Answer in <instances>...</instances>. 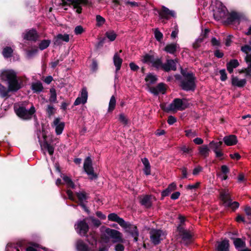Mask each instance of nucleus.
<instances>
[{
	"instance_id": "nucleus-1",
	"label": "nucleus",
	"mask_w": 251,
	"mask_h": 251,
	"mask_svg": "<svg viewBox=\"0 0 251 251\" xmlns=\"http://www.w3.org/2000/svg\"><path fill=\"white\" fill-rule=\"evenodd\" d=\"M0 77L2 80L6 82L7 88L10 92H16L21 88V83L18 80L17 74L14 70H3Z\"/></svg>"
},
{
	"instance_id": "nucleus-2",
	"label": "nucleus",
	"mask_w": 251,
	"mask_h": 251,
	"mask_svg": "<svg viewBox=\"0 0 251 251\" xmlns=\"http://www.w3.org/2000/svg\"><path fill=\"white\" fill-rule=\"evenodd\" d=\"M220 198L222 201L224 206L231 209L235 211L239 207V203L237 201H232L231 197L228 190H223L220 192Z\"/></svg>"
},
{
	"instance_id": "nucleus-3",
	"label": "nucleus",
	"mask_w": 251,
	"mask_h": 251,
	"mask_svg": "<svg viewBox=\"0 0 251 251\" xmlns=\"http://www.w3.org/2000/svg\"><path fill=\"white\" fill-rule=\"evenodd\" d=\"M14 110L17 115L24 120L31 119L35 112V107L32 105L29 109H27L24 104L16 103L14 105Z\"/></svg>"
},
{
	"instance_id": "nucleus-4",
	"label": "nucleus",
	"mask_w": 251,
	"mask_h": 251,
	"mask_svg": "<svg viewBox=\"0 0 251 251\" xmlns=\"http://www.w3.org/2000/svg\"><path fill=\"white\" fill-rule=\"evenodd\" d=\"M187 105L188 101L186 99H175L169 105L162 108L167 112L176 111L185 109Z\"/></svg>"
},
{
	"instance_id": "nucleus-5",
	"label": "nucleus",
	"mask_w": 251,
	"mask_h": 251,
	"mask_svg": "<svg viewBox=\"0 0 251 251\" xmlns=\"http://www.w3.org/2000/svg\"><path fill=\"white\" fill-rule=\"evenodd\" d=\"M176 79L179 81L181 87L184 90H188V72L186 69H181V75H176Z\"/></svg>"
},
{
	"instance_id": "nucleus-6",
	"label": "nucleus",
	"mask_w": 251,
	"mask_h": 251,
	"mask_svg": "<svg viewBox=\"0 0 251 251\" xmlns=\"http://www.w3.org/2000/svg\"><path fill=\"white\" fill-rule=\"evenodd\" d=\"M105 234L114 243L123 242L122 234L117 230L107 228L105 230Z\"/></svg>"
},
{
	"instance_id": "nucleus-7",
	"label": "nucleus",
	"mask_w": 251,
	"mask_h": 251,
	"mask_svg": "<svg viewBox=\"0 0 251 251\" xmlns=\"http://www.w3.org/2000/svg\"><path fill=\"white\" fill-rule=\"evenodd\" d=\"M83 168L85 172L89 176L90 179H94L97 178V175L94 172L92 167V162L90 157H87L84 162Z\"/></svg>"
},
{
	"instance_id": "nucleus-8",
	"label": "nucleus",
	"mask_w": 251,
	"mask_h": 251,
	"mask_svg": "<svg viewBox=\"0 0 251 251\" xmlns=\"http://www.w3.org/2000/svg\"><path fill=\"white\" fill-rule=\"evenodd\" d=\"M150 237L151 242L156 245L165 238V234L161 230L152 229L150 232Z\"/></svg>"
},
{
	"instance_id": "nucleus-9",
	"label": "nucleus",
	"mask_w": 251,
	"mask_h": 251,
	"mask_svg": "<svg viewBox=\"0 0 251 251\" xmlns=\"http://www.w3.org/2000/svg\"><path fill=\"white\" fill-rule=\"evenodd\" d=\"M25 240H21L15 243H8L6 247V251H23V249L26 246Z\"/></svg>"
},
{
	"instance_id": "nucleus-10",
	"label": "nucleus",
	"mask_w": 251,
	"mask_h": 251,
	"mask_svg": "<svg viewBox=\"0 0 251 251\" xmlns=\"http://www.w3.org/2000/svg\"><path fill=\"white\" fill-rule=\"evenodd\" d=\"M77 233L81 236H85L89 229L87 224L84 221H78L75 226Z\"/></svg>"
},
{
	"instance_id": "nucleus-11",
	"label": "nucleus",
	"mask_w": 251,
	"mask_h": 251,
	"mask_svg": "<svg viewBox=\"0 0 251 251\" xmlns=\"http://www.w3.org/2000/svg\"><path fill=\"white\" fill-rule=\"evenodd\" d=\"M73 5L74 8L76 9V12L80 14L81 12L82 8L81 4L84 5H90L91 2L89 0H67Z\"/></svg>"
},
{
	"instance_id": "nucleus-12",
	"label": "nucleus",
	"mask_w": 251,
	"mask_h": 251,
	"mask_svg": "<svg viewBox=\"0 0 251 251\" xmlns=\"http://www.w3.org/2000/svg\"><path fill=\"white\" fill-rule=\"evenodd\" d=\"M161 19L168 20L171 17H176V12L171 10L164 6H162L161 9L158 12Z\"/></svg>"
},
{
	"instance_id": "nucleus-13",
	"label": "nucleus",
	"mask_w": 251,
	"mask_h": 251,
	"mask_svg": "<svg viewBox=\"0 0 251 251\" xmlns=\"http://www.w3.org/2000/svg\"><path fill=\"white\" fill-rule=\"evenodd\" d=\"M52 127L55 129L57 135H60L64 128L65 123L61 121L60 118H55L51 125Z\"/></svg>"
},
{
	"instance_id": "nucleus-14",
	"label": "nucleus",
	"mask_w": 251,
	"mask_h": 251,
	"mask_svg": "<svg viewBox=\"0 0 251 251\" xmlns=\"http://www.w3.org/2000/svg\"><path fill=\"white\" fill-rule=\"evenodd\" d=\"M126 227H122L127 232L130 233L131 236L134 238V240L137 242L138 240V236L139 235L137 227L134 225H131L128 223H126Z\"/></svg>"
},
{
	"instance_id": "nucleus-15",
	"label": "nucleus",
	"mask_w": 251,
	"mask_h": 251,
	"mask_svg": "<svg viewBox=\"0 0 251 251\" xmlns=\"http://www.w3.org/2000/svg\"><path fill=\"white\" fill-rule=\"evenodd\" d=\"M166 86L163 83H159L156 87H149V91L154 95L161 93L164 94L166 92Z\"/></svg>"
},
{
	"instance_id": "nucleus-16",
	"label": "nucleus",
	"mask_w": 251,
	"mask_h": 251,
	"mask_svg": "<svg viewBox=\"0 0 251 251\" xmlns=\"http://www.w3.org/2000/svg\"><path fill=\"white\" fill-rule=\"evenodd\" d=\"M216 251H229V241L225 239L221 241L217 242Z\"/></svg>"
},
{
	"instance_id": "nucleus-17",
	"label": "nucleus",
	"mask_w": 251,
	"mask_h": 251,
	"mask_svg": "<svg viewBox=\"0 0 251 251\" xmlns=\"http://www.w3.org/2000/svg\"><path fill=\"white\" fill-rule=\"evenodd\" d=\"M88 93L85 88H83L81 91L80 96L78 97L74 102L75 105H77L81 103L84 104L87 102Z\"/></svg>"
},
{
	"instance_id": "nucleus-18",
	"label": "nucleus",
	"mask_w": 251,
	"mask_h": 251,
	"mask_svg": "<svg viewBox=\"0 0 251 251\" xmlns=\"http://www.w3.org/2000/svg\"><path fill=\"white\" fill-rule=\"evenodd\" d=\"M180 222L181 224L178 226L177 227V230L179 232V234L180 237L182 238L184 241L187 239L188 238V233L186 230H185L182 224L184 222L185 219L182 216L179 217Z\"/></svg>"
},
{
	"instance_id": "nucleus-19",
	"label": "nucleus",
	"mask_w": 251,
	"mask_h": 251,
	"mask_svg": "<svg viewBox=\"0 0 251 251\" xmlns=\"http://www.w3.org/2000/svg\"><path fill=\"white\" fill-rule=\"evenodd\" d=\"M76 195L80 202V206L87 213H89V210L84 204V201L87 199L88 197L84 191H80L76 193Z\"/></svg>"
},
{
	"instance_id": "nucleus-20",
	"label": "nucleus",
	"mask_w": 251,
	"mask_h": 251,
	"mask_svg": "<svg viewBox=\"0 0 251 251\" xmlns=\"http://www.w3.org/2000/svg\"><path fill=\"white\" fill-rule=\"evenodd\" d=\"M108 219L109 221L117 222L122 227H126V222L124 219L119 217L117 214L114 213L109 214Z\"/></svg>"
},
{
	"instance_id": "nucleus-21",
	"label": "nucleus",
	"mask_w": 251,
	"mask_h": 251,
	"mask_svg": "<svg viewBox=\"0 0 251 251\" xmlns=\"http://www.w3.org/2000/svg\"><path fill=\"white\" fill-rule=\"evenodd\" d=\"M241 18V15L235 11H231L228 14V15L225 21V23L227 25L232 24L236 20H239Z\"/></svg>"
},
{
	"instance_id": "nucleus-22",
	"label": "nucleus",
	"mask_w": 251,
	"mask_h": 251,
	"mask_svg": "<svg viewBox=\"0 0 251 251\" xmlns=\"http://www.w3.org/2000/svg\"><path fill=\"white\" fill-rule=\"evenodd\" d=\"M231 80L232 85L239 88L244 87L247 83L246 79H239L237 76H235L234 75H232Z\"/></svg>"
},
{
	"instance_id": "nucleus-23",
	"label": "nucleus",
	"mask_w": 251,
	"mask_h": 251,
	"mask_svg": "<svg viewBox=\"0 0 251 251\" xmlns=\"http://www.w3.org/2000/svg\"><path fill=\"white\" fill-rule=\"evenodd\" d=\"M223 141L227 146H232L237 143L238 140L237 136L235 135H230L226 136L223 138Z\"/></svg>"
},
{
	"instance_id": "nucleus-24",
	"label": "nucleus",
	"mask_w": 251,
	"mask_h": 251,
	"mask_svg": "<svg viewBox=\"0 0 251 251\" xmlns=\"http://www.w3.org/2000/svg\"><path fill=\"white\" fill-rule=\"evenodd\" d=\"M23 37L25 39L30 41H36L38 38L37 33L36 30L31 29L26 31L24 33Z\"/></svg>"
},
{
	"instance_id": "nucleus-25",
	"label": "nucleus",
	"mask_w": 251,
	"mask_h": 251,
	"mask_svg": "<svg viewBox=\"0 0 251 251\" xmlns=\"http://www.w3.org/2000/svg\"><path fill=\"white\" fill-rule=\"evenodd\" d=\"M176 61L175 60L168 59L166 63L164 64V70L168 72L170 70H176Z\"/></svg>"
},
{
	"instance_id": "nucleus-26",
	"label": "nucleus",
	"mask_w": 251,
	"mask_h": 251,
	"mask_svg": "<svg viewBox=\"0 0 251 251\" xmlns=\"http://www.w3.org/2000/svg\"><path fill=\"white\" fill-rule=\"evenodd\" d=\"M70 39L69 35L67 34H58L54 38V43L56 45H59L61 44L62 41L66 42H69Z\"/></svg>"
},
{
	"instance_id": "nucleus-27",
	"label": "nucleus",
	"mask_w": 251,
	"mask_h": 251,
	"mask_svg": "<svg viewBox=\"0 0 251 251\" xmlns=\"http://www.w3.org/2000/svg\"><path fill=\"white\" fill-rule=\"evenodd\" d=\"M230 239L233 241V244L236 249H239L240 248H246V244L245 241L243 240L240 238H234L232 237H229Z\"/></svg>"
},
{
	"instance_id": "nucleus-28",
	"label": "nucleus",
	"mask_w": 251,
	"mask_h": 251,
	"mask_svg": "<svg viewBox=\"0 0 251 251\" xmlns=\"http://www.w3.org/2000/svg\"><path fill=\"white\" fill-rule=\"evenodd\" d=\"M239 66V63L237 59H231L226 63V69L229 73H232L233 69Z\"/></svg>"
},
{
	"instance_id": "nucleus-29",
	"label": "nucleus",
	"mask_w": 251,
	"mask_h": 251,
	"mask_svg": "<svg viewBox=\"0 0 251 251\" xmlns=\"http://www.w3.org/2000/svg\"><path fill=\"white\" fill-rule=\"evenodd\" d=\"M178 48L179 46L177 43H172L167 44L164 49V50L170 54H174Z\"/></svg>"
},
{
	"instance_id": "nucleus-30",
	"label": "nucleus",
	"mask_w": 251,
	"mask_h": 251,
	"mask_svg": "<svg viewBox=\"0 0 251 251\" xmlns=\"http://www.w3.org/2000/svg\"><path fill=\"white\" fill-rule=\"evenodd\" d=\"M113 59L114 64L116 67V71L118 72L120 69L123 62V60L120 57L119 52H116L114 54Z\"/></svg>"
},
{
	"instance_id": "nucleus-31",
	"label": "nucleus",
	"mask_w": 251,
	"mask_h": 251,
	"mask_svg": "<svg viewBox=\"0 0 251 251\" xmlns=\"http://www.w3.org/2000/svg\"><path fill=\"white\" fill-rule=\"evenodd\" d=\"M197 79L195 75L189 72V91H194L196 88Z\"/></svg>"
},
{
	"instance_id": "nucleus-32",
	"label": "nucleus",
	"mask_w": 251,
	"mask_h": 251,
	"mask_svg": "<svg viewBox=\"0 0 251 251\" xmlns=\"http://www.w3.org/2000/svg\"><path fill=\"white\" fill-rule=\"evenodd\" d=\"M113 3L117 5H122V3H124L126 5H129L131 7L138 6V3L135 1H130L128 0H122L121 2L120 0H112Z\"/></svg>"
},
{
	"instance_id": "nucleus-33",
	"label": "nucleus",
	"mask_w": 251,
	"mask_h": 251,
	"mask_svg": "<svg viewBox=\"0 0 251 251\" xmlns=\"http://www.w3.org/2000/svg\"><path fill=\"white\" fill-rule=\"evenodd\" d=\"M223 144V141H221L219 142L212 141L209 144V148L214 152L218 150H221Z\"/></svg>"
},
{
	"instance_id": "nucleus-34",
	"label": "nucleus",
	"mask_w": 251,
	"mask_h": 251,
	"mask_svg": "<svg viewBox=\"0 0 251 251\" xmlns=\"http://www.w3.org/2000/svg\"><path fill=\"white\" fill-rule=\"evenodd\" d=\"M151 196L149 195H146L140 198L141 204L145 206L146 207H150L151 206Z\"/></svg>"
},
{
	"instance_id": "nucleus-35",
	"label": "nucleus",
	"mask_w": 251,
	"mask_h": 251,
	"mask_svg": "<svg viewBox=\"0 0 251 251\" xmlns=\"http://www.w3.org/2000/svg\"><path fill=\"white\" fill-rule=\"evenodd\" d=\"M176 188V185L174 182L170 184L168 187L162 192V197L168 196L172 192L175 191Z\"/></svg>"
},
{
	"instance_id": "nucleus-36",
	"label": "nucleus",
	"mask_w": 251,
	"mask_h": 251,
	"mask_svg": "<svg viewBox=\"0 0 251 251\" xmlns=\"http://www.w3.org/2000/svg\"><path fill=\"white\" fill-rule=\"evenodd\" d=\"M145 80L147 85L148 86V88L149 89V87H151L150 85L153 84L156 82L157 77L155 75L150 74L146 76Z\"/></svg>"
},
{
	"instance_id": "nucleus-37",
	"label": "nucleus",
	"mask_w": 251,
	"mask_h": 251,
	"mask_svg": "<svg viewBox=\"0 0 251 251\" xmlns=\"http://www.w3.org/2000/svg\"><path fill=\"white\" fill-rule=\"evenodd\" d=\"M78 251H90L88 246L81 240H78L76 244Z\"/></svg>"
},
{
	"instance_id": "nucleus-38",
	"label": "nucleus",
	"mask_w": 251,
	"mask_h": 251,
	"mask_svg": "<svg viewBox=\"0 0 251 251\" xmlns=\"http://www.w3.org/2000/svg\"><path fill=\"white\" fill-rule=\"evenodd\" d=\"M199 153L202 156L206 157L209 155V148L207 145H203L199 147Z\"/></svg>"
},
{
	"instance_id": "nucleus-39",
	"label": "nucleus",
	"mask_w": 251,
	"mask_h": 251,
	"mask_svg": "<svg viewBox=\"0 0 251 251\" xmlns=\"http://www.w3.org/2000/svg\"><path fill=\"white\" fill-rule=\"evenodd\" d=\"M142 163L144 166V172L146 175H149L151 173V166L149 160L147 158H144L142 159Z\"/></svg>"
},
{
	"instance_id": "nucleus-40",
	"label": "nucleus",
	"mask_w": 251,
	"mask_h": 251,
	"mask_svg": "<svg viewBox=\"0 0 251 251\" xmlns=\"http://www.w3.org/2000/svg\"><path fill=\"white\" fill-rule=\"evenodd\" d=\"M31 88L34 93H38L42 91L43 87L42 83L37 81L32 83Z\"/></svg>"
},
{
	"instance_id": "nucleus-41",
	"label": "nucleus",
	"mask_w": 251,
	"mask_h": 251,
	"mask_svg": "<svg viewBox=\"0 0 251 251\" xmlns=\"http://www.w3.org/2000/svg\"><path fill=\"white\" fill-rule=\"evenodd\" d=\"M152 66L158 69H163L164 70V64L162 63L160 59L154 58L152 62Z\"/></svg>"
},
{
	"instance_id": "nucleus-42",
	"label": "nucleus",
	"mask_w": 251,
	"mask_h": 251,
	"mask_svg": "<svg viewBox=\"0 0 251 251\" xmlns=\"http://www.w3.org/2000/svg\"><path fill=\"white\" fill-rule=\"evenodd\" d=\"M61 177L68 187L75 188V184L70 177L64 175H62Z\"/></svg>"
},
{
	"instance_id": "nucleus-43",
	"label": "nucleus",
	"mask_w": 251,
	"mask_h": 251,
	"mask_svg": "<svg viewBox=\"0 0 251 251\" xmlns=\"http://www.w3.org/2000/svg\"><path fill=\"white\" fill-rule=\"evenodd\" d=\"M38 51V49L36 47L28 49L26 50V56L27 58L30 59L34 57L37 53Z\"/></svg>"
},
{
	"instance_id": "nucleus-44",
	"label": "nucleus",
	"mask_w": 251,
	"mask_h": 251,
	"mask_svg": "<svg viewBox=\"0 0 251 251\" xmlns=\"http://www.w3.org/2000/svg\"><path fill=\"white\" fill-rule=\"evenodd\" d=\"M50 97L49 98V101L52 103H56L57 102V97L56 90L54 88H51L50 89Z\"/></svg>"
},
{
	"instance_id": "nucleus-45",
	"label": "nucleus",
	"mask_w": 251,
	"mask_h": 251,
	"mask_svg": "<svg viewBox=\"0 0 251 251\" xmlns=\"http://www.w3.org/2000/svg\"><path fill=\"white\" fill-rule=\"evenodd\" d=\"M9 91L8 88L5 87L1 84H0V95L1 97L4 98L9 96Z\"/></svg>"
},
{
	"instance_id": "nucleus-46",
	"label": "nucleus",
	"mask_w": 251,
	"mask_h": 251,
	"mask_svg": "<svg viewBox=\"0 0 251 251\" xmlns=\"http://www.w3.org/2000/svg\"><path fill=\"white\" fill-rule=\"evenodd\" d=\"M116 100L115 97L112 96L110 100L108 108L109 112H112L115 108L116 105Z\"/></svg>"
},
{
	"instance_id": "nucleus-47",
	"label": "nucleus",
	"mask_w": 251,
	"mask_h": 251,
	"mask_svg": "<svg viewBox=\"0 0 251 251\" xmlns=\"http://www.w3.org/2000/svg\"><path fill=\"white\" fill-rule=\"evenodd\" d=\"M13 52V50L10 47H5L2 50V54L5 58L10 57Z\"/></svg>"
},
{
	"instance_id": "nucleus-48",
	"label": "nucleus",
	"mask_w": 251,
	"mask_h": 251,
	"mask_svg": "<svg viewBox=\"0 0 251 251\" xmlns=\"http://www.w3.org/2000/svg\"><path fill=\"white\" fill-rule=\"evenodd\" d=\"M105 36L109 41H113L115 40L117 37V34L114 31L109 30L105 33Z\"/></svg>"
},
{
	"instance_id": "nucleus-49",
	"label": "nucleus",
	"mask_w": 251,
	"mask_h": 251,
	"mask_svg": "<svg viewBox=\"0 0 251 251\" xmlns=\"http://www.w3.org/2000/svg\"><path fill=\"white\" fill-rule=\"evenodd\" d=\"M42 147L47 150L50 155L53 154L54 152V148L52 146L46 142L42 146Z\"/></svg>"
},
{
	"instance_id": "nucleus-50",
	"label": "nucleus",
	"mask_w": 251,
	"mask_h": 251,
	"mask_svg": "<svg viewBox=\"0 0 251 251\" xmlns=\"http://www.w3.org/2000/svg\"><path fill=\"white\" fill-rule=\"evenodd\" d=\"M50 43V41L49 40H44L41 42L39 45V49L41 50H43L49 47Z\"/></svg>"
},
{
	"instance_id": "nucleus-51",
	"label": "nucleus",
	"mask_w": 251,
	"mask_h": 251,
	"mask_svg": "<svg viewBox=\"0 0 251 251\" xmlns=\"http://www.w3.org/2000/svg\"><path fill=\"white\" fill-rule=\"evenodd\" d=\"M219 13H215L214 14L215 19L219 20L220 19H221L225 17L226 16V12L224 10L221 9V10H219L218 11Z\"/></svg>"
},
{
	"instance_id": "nucleus-52",
	"label": "nucleus",
	"mask_w": 251,
	"mask_h": 251,
	"mask_svg": "<svg viewBox=\"0 0 251 251\" xmlns=\"http://www.w3.org/2000/svg\"><path fill=\"white\" fill-rule=\"evenodd\" d=\"M154 57L152 55L149 54H146L142 59L144 63H151L153 61Z\"/></svg>"
},
{
	"instance_id": "nucleus-53",
	"label": "nucleus",
	"mask_w": 251,
	"mask_h": 251,
	"mask_svg": "<svg viewBox=\"0 0 251 251\" xmlns=\"http://www.w3.org/2000/svg\"><path fill=\"white\" fill-rule=\"evenodd\" d=\"M25 250L26 251H38V246L35 244L29 243Z\"/></svg>"
},
{
	"instance_id": "nucleus-54",
	"label": "nucleus",
	"mask_w": 251,
	"mask_h": 251,
	"mask_svg": "<svg viewBox=\"0 0 251 251\" xmlns=\"http://www.w3.org/2000/svg\"><path fill=\"white\" fill-rule=\"evenodd\" d=\"M96 21H97V26H101L103 25L105 22V20L104 18L101 17L100 15L96 16Z\"/></svg>"
},
{
	"instance_id": "nucleus-55",
	"label": "nucleus",
	"mask_w": 251,
	"mask_h": 251,
	"mask_svg": "<svg viewBox=\"0 0 251 251\" xmlns=\"http://www.w3.org/2000/svg\"><path fill=\"white\" fill-rule=\"evenodd\" d=\"M154 36L155 38L158 41H160L163 38V34L158 30V28H156L154 30Z\"/></svg>"
},
{
	"instance_id": "nucleus-56",
	"label": "nucleus",
	"mask_w": 251,
	"mask_h": 251,
	"mask_svg": "<svg viewBox=\"0 0 251 251\" xmlns=\"http://www.w3.org/2000/svg\"><path fill=\"white\" fill-rule=\"evenodd\" d=\"M219 73L221 75V76H220L221 80L222 81H226L227 78V74L226 73V70L222 69V70H220Z\"/></svg>"
},
{
	"instance_id": "nucleus-57",
	"label": "nucleus",
	"mask_w": 251,
	"mask_h": 251,
	"mask_svg": "<svg viewBox=\"0 0 251 251\" xmlns=\"http://www.w3.org/2000/svg\"><path fill=\"white\" fill-rule=\"evenodd\" d=\"M87 241L91 245L93 246L96 245L97 244L96 238L93 234L89 235V236L88 237Z\"/></svg>"
},
{
	"instance_id": "nucleus-58",
	"label": "nucleus",
	"mask_w": 251,
	"mask_h": 251,
	"mask_svg": "<svg viewBox=\"0 0 251 251\" xmlns=\"http://www.w3.org/2000/svg\"><path fill=\"white\" fill-rule=\"evenodd\" d=\"M241 50L247 54V55L249 54V53L251 51V46L246 45L241 47Z\"/></svg>"
},
{
	"instance_id": "nucleus-59",
	"label": "nucleus",
	"mask_w": 251,
	"mask_h": 251,
	"mask_svg": "<svg viewBox=\"0 0 251 251\" xmlns=\"http://www.w3.org/2000/svg\"><path fill=\"white\" fill-rule=\"evenodd\" d=\"M203 42V38H199L193 44V48L194 49H197L201 46V43Z\"/></svg>"
},
{
	"instance_id": "nucleus-60",
	"label": "nucleus",
	"mask_w": 251,
	"mask_h": 251,
	"mask_svg": "<svg viewBox=\"0 0 251 251\" xmlns=\"http://www.w3.org/2000/svg\"><path fill=\"white\" fill-rule=\"evenodd\" d=\"M84 31V29L81 25L76 26L74 30L75 34L79 35L82 34Z\"/></svg>"
},
{
	"instance_id": "nucleus-61",
	"label": "nucleus",
	"mask_w": 251,
	"mask_h": 251,
	"mask_svg": "<svg viewBox=\"0 0 251 251\" xmlns=\"http://www.w3.org/2000/svg\"><path fill=\"white\" fill-rule=\"evenodd\" d=\"M55 109L54 107L51 105H48L46 109V111L49 116L52 115L54 113Z\"/></svg>"
},
{
	"instance_id": "nucleus-62",
	"label": "nucleus",
	"mask_w": 251,
	"mask_h": 251,
	"mask_svg": "<svg viewBox=\"0 0 251 251\" xmlns=\"http://www.w3.org/2000/svg\"><path fill=\"white\" fill-rule=\"evenodd\" d=\"M200 182H197L196 183L194 184L189 185V190H194V191L196 192L200 187Z\"/></svg>"
},
{
	"instance_id": "nucleus-63",
	"label": "nucleus",
	"mask_w": 251,
	"mask_h": 251,
	"mask_svg": "<svg viewBox=\"0 0 251 251\" xmlns=\"http://www.w3.org/2000/svg\"><path fill=\"white\" fill-rule=\"evenodd\" d=\"M202 170V168L200 166H198L197 167L195 168L193 170V175L194 176L198 175L201 172Z\"/></svg>"
},
{
	"instance_id": "nucleus-64",
	"label": "nucleus",
	"mask_w": 251,
	"mask_h": 251,
	"mask_svg": "<svg viewBox=\"0 0 251 251\" xmlns=\"http://www.w3.org/2000/svg\"><path fill=\"white\" fill-rule=\"evenodd\" d=\"M119 121L124 125L127 124V122H128L127 119L123 114H121L120 115Z\"/></svg>"
}]
</instances>
